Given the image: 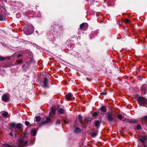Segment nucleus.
Segmentation results:
<instances>
[{
    "instance_id": "nucleus-36",
    "label": "nucleus",
    "mask_w": 147,
    "mask_h": 147,
    "mask_svg": "<svg viewBox=\"0 0 147 147\" xmlns=\"http://www.w3.org/2000/svg\"><path fill=\"white\" fill-rule=\"evenodd\" d=\"M144 147H147V145H146V144H145L144 145Z\"/></svg>"
},
{
    "instance_id": "nucleus-31",
    "label": "nucleus",
    "mask_w": 147,
    "mask_h": 147,
    "mask_svg": "<svg viewBox=\"0 0 147 147\" xmlns=\"http://www.w3.org/2000/svg\"><path fill=\"white\" fill-rule=\"evenodd\" d=\"M5 58L2 57H0V60L1 61H3L5 60Z\"/></svg>"
},
{
    "instance_id": "nucleus-21",
    "label": "nucleus",
    "mask_w": 147,
    "mask_h": 147,
    "mask_svg": "<svg viewBox=\"0 0 147 147\" xmlns=\"http://www.w3.org/2000/svg\"><path fill=\"white\" fill-rule=\"evenodd\" d=\"M82 118H83V117L81 115H78V120L80 122H81V121L82 120Z\"/></svg>"
},
{
    "instance_id": "nucleus-10",
    "label": "nucleus",
    "mask_w": 147,
    "mask_h": 147,
    "mask_svg": "<svg viewBox=\"0 0 147 147\" xmlns=\"http://www.w3.org/2000/svg\"><path fill=\"white\" fill-rule=\"evenodd\" d=\"M107 119L109 121H113V118L112 115L109 114L108 115Z\"/></svg>"
},
{
    "instance_id": "nucleus-16",
    "label": "nucleus",
    "mask_w": 147,
    "mask_h": 147,
    "mask_svg": "<svg viewBox=\"0 0 147 147\" xmlns=\"http://www.w3.org/2000/svg\"><path fill=\"white\" fill-rule=\"evenodd\" d=\"M22 126V125L21 123H19L16 125V127L17 129H20L21 128Z\"/></svg>"
},
{
    "instance_id": "nucleus-20",
    "label": "nucleus",
    "mask_w": 147,
    "mask_h": 147,
    "mask_svg": "<svg viewBox=\"0 0 147 147\" xmlns=\"http://www.w3.org/2000/svg\"><path fill=\"white\" fill-rule=\"evenodd\" d=\"M64 110L63 109H60L59 110V112L61 114H63L64 112Z\"/></svg>"
},
{
    "instance_id": "nucleus-8",
    "label": "nucleus",
    "mask_w": 147,
    "mask_h": 147,
    "mask_svg": "<svg viewBox=\"0 0 147 147\" xmlns=\"http://www.w3.org/2000/svg\"><path fill=\"white\" fill-rule=\"evenodd\" d=\"M146 136H143L141 138H140L139 139L143 143V145H144L145 144V140L146 139Z\"/></svg>"
},
{
    "instance_id": "nucleus-11",
    "label": "nucleus",
    "mask_w": 147,
    "mask_h": 147,
    "mask_svg": "<svg viewBox=\"0 0 147 147\" xmlns=\"http://www.w3.org/2000/svg\"><path fill=\"white\" fill-rule=\"evenodd\" d=\"M81 131V129L79 128L76 127L75 129L74 132L75 133L80 132Z\"/></svg>"
},
{
    "instance_id": "nucleus-22",
    "label": "nucleus",
    "mask_w": 147,
    "mask_h": 147,
    "mask_svg": "<svg viewBox=\"0 0 147 147\" xmlns=\"http://www.w3.org/2000/svg\"><path fill=\"white\" fill-rule=\"evenodd\" d=\"M41 119V118L40 117H37L36 118V121L37 122L39 121Z\"/></svg>"
},
{
    "instance_id": "nucleus-29",
    "label": "nucleus",
    "mask_w": 147,
    "mask_h": 147,
    "mask_svg": "<svg viewBox=\"0 0 147 147\" xmlns=\"http://www.w3.org/2000/svg\"><path fill=\"white\" fill-rule=\"evenodd\" d=\"M25 124L26 125L28 126L29 125L30 123L28 121H26L25 122Z\"/></svg>"
},
{
    "instance_id": "nucleus-2",
    "label": "nucleus",
    "mask_w": 147,
    "mask_h": 147,
    "mask_svg": "<svg viewBox=\"0 0 147 147\" xmlns=\"http://www.w3.org/2000/svg\"><path fill=\"white\" fill-rule=\"evenodd\" d=\"M26 26L27 27L24 30L25 34L27 35L31 34L34 30L31 24L29 25L28 24Z\"/></svg>"
},
{
    "instance_id": "nucleus-35",
    "label": "nucleus",
    "mask_w": 147,
    "mask_h": 147,
    "mask_svg": "<svg viewBox=\"0 0 147 147\" xmlns=\"http://www.w3.org/2000/svg\"><path fill=\"white\" fill-rule=\"evenodd\" d=\"M9 135L10 136H13L12 133V132L10 133L9 134Z\"/></svg>"
},
{
    "instance_id": "nucleus-19",
    "label": "nucleus",
    "mask_w": 147,
    "mask_h": 147,
    "mask_svg": "<svg viewBox=\"0 0 147 147\" xmlns=\"http://www.w3.org/2000/svg\"><path fill=\"white\" fill-rule=\"evenodd\" d=\"M97 135V133L95 132L91 134V136L92 137H95Z\"/></svg>"
},
{
    "instance_id": "nucleus-26",
    "label": "nucleus",
    "mask_w": 147,
    "mask_h": 147,
    "mask_svg": "<svg viewBox=\"0 0 147 147\" xmlns=\"http://www.w3.org/2000/svg\"><path fill=\"white\" fill-rule=\"evenodd\" d=\"M141 126L139 125H138L137 126V128L138 130H140L141 129Z\"/></svg>"
},
{
    "instance_id": "nucleus-25",
    "label": "nucleus",
    "mask_w": 147,
    "mask_h": 147,
    "mask_svg": "<svg viewBox=\"0 0 147 147\" xmlns=\"http://www.w3.org/2000/svg\"><path fill=\"white\" fill-rule=\"evenodd\" d=\"M16 125L15 123H12L11 124V127L13 128L15 127Z\"/></svg>"
},
{
    "instance_id": "nucleus-14",
    "label": "nucleus",
    "mask_w": 147,
    "mask_h": 147,
    "mask_svg": "<svg viewBox=\"0 0 147 147\" xmlns=\"http://www.w3.org/2000/svg\"><path fill=\"white\" fill-rule=\"evenodd\" d=\"M118 118L119 119H121V120H122L123 121H125V119L124 118H123L122 117V116L120 114H119L118 115Z\"/></svg>"
},
{
    "instance_id": "nucleus-27",
    "label": "nucleus",
    "mask_w": 147,
    "mask_h": 147,
    "mask_svg": "<svg viewBox=\"0 0 147 147\" xmlns=\"http://www.w3.org/2000/svg\"><path fill=\"white\" fill-rule=\"evenodd\" d=\"M98 115V114L96 112H94L92 116L94 117H95Z\"/></svg>"
},
{
    "instance_id": "nucleus-41",
    "label": "nucleus",
    "mask_w": 147,
    "mask_h": 147,
    "mask_svg": "<svg viewBox=\"0 0 147 147\" xmlns=\"http://www.w3.org/2000/svg\"><path fill=\"white\" fill-rule=\"evenodd\" d=\"M84 147H86V146H84Z\"/></svg>"
},
{
    "instance_id": "nucleus-6",
    "label": "nucleus",
    "mask_w": 147,
    "mask_h": 147,
    "mask_svg": "<svg viewBox=\"0 0 147 147\" xmlns=\"http://www.w3.org/2000/svg\"><path fill=\"white\" fill-rule=\"evenodd\" d=\"M72 95L70 93H68L65 96L66 99L68 100H69L71 99L72 98Z\"/></svg>"
},
{
    "instance_id": "nucleus-18",
    "label": "nucleus",
    "mask_w": 147,
    "mask_h": 147,
    "mask_svg": "<svg viewBox=\"0 0 147 147\" xmlns=\"http://www.w3.org/2000/svg\"><path fill=\"white\" fill-rule=\"evenodd\" d=\"M31 133L32 134L33 136H35L36 134V131L35 130H32L31 131Z\"/></svg>"
},
{
    "instance_id": "nucleus-30",
    "label": "nucleus",
    "mask_w": 147,
    "mask_h": 147,
    "mask_svg": "<svg viewBox=\"0 0 147 147\" xmlns=\"http://www.w3.org/2000/svg\"><path fill=\"white\" fill-rule=\"evenodd\" d=\"M18 63L20 64L22 63V61L20 60H18L17 61Z\"/></svg>"
},
{
    "instance_id": "nucleus-3",
    "label": "nucleus",
    "mask_w": 147,
    "mask_h": 147,
    "mask_svg": "<svg viewBox=\"0 0 147 147\" xmlns=\"http://www.w3.org/2000/svg\"><path fill=\"white\" fill-rule=\"evenodd\" d=\"M138 101L139 104L141 106H144L147 104V99L144 97H139Z\"/></svg>"
},
{
    "instance_id": "nucleus-32",
    "label": "nucleus",
    "mask_w": 147,
    "mask_h": 147,
    "mask_svg": "<svg viewBox=\"0 0 147 147\" xmlns=\"http://www.w3.org/2000/svg\"><path fill=\"white\" fill-rule=\"evenodd\" d=\"M107 94V92L105 91L104 92H102V93H101V95L104 94V95H105Z\"/></svg>"
},
{
    "instance_id": "nucleus-7",
    "label": "nucleus",
    "mask_w": 147,
    "mask_h": 147,
    "mask_svg": "<svg viewBox=\"0 0 147 147\" xmlns=\"http://www.w3.org/2000/svg\"><path fill=\"white\" fill-rule=\"evenodd\" d=\"M50 119H51V118L50 117H47L46 121L42 122L41 123L40 125H43L46 123H49Z\"/></svg>"
},
{
    "instance_id": "nucleus-40",
    "label": "nucleus",
    "mask_w": 147,
    "mask_h": 147,
    "mask_svg": "<svg viewBox=\"0 0 147 147\" xmlns=\"http://www.w3.org/2000/svg\"><path fill=\"white\" fill-rule=\"evenodd\" d=\"M138 147H141V146H138Z\"/></svg>"
},
{
    "instance_id": "nucleus-33",
    "label": "nucleus",
    "mask_w": 147,
    "mask_h": 147,
    "mask_svg": "<svg viewBox=\"0 0 147 147\" xmlns=\"http://www.w3.org/2000/svg\"><path fill=\"white\" fill-rule=\"evenodd\" d=\"M18 57H22V54H19L18 55Z\"/></svg>"
},
{
    "instance_id": "nucleus-37",
    "label": "nucleus",
    "mask_w": 147,
    "mask_h": 147,
    "mask_svg": "<svg viewBox=\"0 0 147 147\" xmlns=\"http://www.w3.org/2000/svg\"><path fill=\"white\" fill-rule=\"evenodd\" d=\"M145 138L147 139V136H146V138Z\"/></svg>"
},
{
    "instance_id": "nucleus-13",
    "label": "nucleus",
    "mask_w": 147,
    "mask_h": 147,
    "mask_svg": "<svg viewBox=\"0 0 147 147\" xmlns=\"http://www.w3.org/2000/svg\"><path fill=\"white\" fill-rule=\"evenodd\" d=\"M87 25V23H83L80 25V28L81 29H82L85 25Z\"/></svg>"
},
{
    "instance_id": "nucleus-4",
    "label": "nucleus",
    "mask_w": 147,
    "mask_h": 147,
    "mask_svg": "<svg viewBox=\"0 0 147 147\" xmlns=\"http://www.w3.org/2000/svg\"><path fill=\"white\" fill-rule=\"evenodd\" d=\"M9 94H5L2 96V99L5 102H7L9 99Z\"/></svg>"
},
{
    "instance_id": "nucleus-12",
    "label": "nucleus",
    "mask_w": 147,
    "mask_h": 147,
    "mask_svg": "<svg viewBox=\"0 0 147 147\" xmlns=\"http://www.w3.org/2000/svg\"><path fill=\"white\" fill-rule=\"evenodd\" d=\"M95 125L96 127L98 128V127L100 126L99 122L98 121H95Z\"/></svg>"
},
{
    "instance_id": "nucleus-1",
    "label": "nucleus",
    "mask_w": 147,
    "mask_h": 147,
    "mask_svg": "<svg viewBox=\"0 0 147 147\" xmlns=\"http://www.w3.org/2000/svg\"><path fill=\"white\" fill-rule=\"evenodd\" d=\"M27 143V140H25L24 138H22L18 140L17 146H12L7 144H3V145L5 147H23V146L26 145Z\"/></svg>"
},
{
    "instance_id": "nucleus-9",
    "label": "nucleus",
    "mask_w": 147,
    "mask_h": 147,
    "mask_svg": "<svg viewBox=\"0 0 147 147\" xmlns=\"http://www.w3.org/2000/svg\"><path fill=\"white\" fill-rule=\"evenodd\" d=\"M48 80L47 78H45L44 80V81L43 82V83L44 86V87L47 88V83Z\"/></svg>"
},
{
    "instance_id": "nucleus-34",
    "label": "nucleus",
    "mask_w": 147,
    "mask_h": 147,
    "mask_svg": "<svg viewBox=\"0 0 147 147\" xmlns=\"http://www.w3.org/2000/svg\"><path fill=\"white\" fill-rule=\"evenodd\" d=\"M63 121L65 123H67L66 121L65 120H63Z\"/></svg>"
},
{
    "instance_id": "nucleus-5",
    "label": "nucleus",
    "mask_w": 147,
    "mask_h": 147,
    "mask_svg": "<svg viewBox=\"0 0 147 147\" xmlns=\"http://www.w3.org/2000/svg\"><path fill=\"white\" fill-rule=\"evenodd\" d=\"M56 109L55 107L52 108L51 109V112L49 113V116L51 117V118L53 117V115H55V113Z\"/></svg>"
},
{
    "instance_id": "nucleus-38",
    "label": "nucleus",
    "mask_w": 147,
    "mask_h": 147,
    "mask_svg": "<svg viewBox=\"0 0 147 147\" xmlns=\"http://www.w3.org/2000/svg\"><path fill=\"white\" fill-rule=\"evenodd\" d=\"M129 122L130 123H132V121H130Z\"/></svg>"
},
{
    "instance_id": "nucleus-39",
    "label": "nucleus",
    "mask_w": 147,
    "mask_h": 147,
    "mask_svg": "<svg viewBox=\"0 0 147 147\" xmlns=\"http://www.w3.org/2000/svg\"><path fill=\"white\" fill-rule=\"evenodd\" d=\"M92 121V119L90 120V121L91 122Z\"/></svg>"
},
{
    "instance_id": "nucleus-28",
    "label": "nucleus",
    "mask_w": 147,
    "mask_h": 147,
    "mask_svg": "<svg viewBox=\"0 0 147 147\" xmlns=\"http://www.w3.org/2000/svg\"><path fill=\"white\" fill-rule=\"evenodd\" d=\"M3 19V16L0 14V21H2Z\"/></svg>"
},
{
    "instance_id": "nucleus-24",
    "label": "nucleus",
    "mask_w": 147,
    "mask_h": 147,
    "mask_svg": "<svg viewBox=\"0 0 147 147\" xmlns=\"http://www.w3.org/2000/svg\"><path fill=\"white\" fill-rule=\"evenodd\" d=\"M142 119L143 120H144L146 122H147V116L143 117Z\"/></svg>"
},
{
    "instance_id": "nucleus-23",
    "label": "nucleus",
    "mask_w": 147,
    "mask_h": 147,
    "mask_svg": "<svg viewBox=\"0 0 147 147\" xmlns=\"http://www.w3.org/2000/svg\"><path fill=\"white\" fill-rule=\"evenodd\" d=\"M124 22L125 23H128L130 22V21L127 19H125L124 20Z\"/></svg>"
},
{
    "instance_id": "nucleus-17",
    "label": "nucleus",
    "mask_w": 147,
    "mask_h": 147,
    "mask_svg": "<svg viewBox=\"0 0 147 147\" xmlns=\"http://www.w3.org/2000/svg\"><path fill=\"white\" fill-rule=\"evenodd\" d=\"M2 115L5 118L8 117V114L7 112H5L2 114Z\"/></svg>"
},
{
    "instance_id": "nucleus-15",
    "label": "nucleus",
    "mask_w": 147,
    "mask_h": 147,
    "mask_svg": "<svg viewBox=\"0 0 147 147\" xmlns=\"http://www.w3.org/2000/svg\"><path fill=\"white\" fill-rule=\"evenodd\" d=\"M101 111L103 112H106V110L105 107L104 106H102L101 108Z\"/></svg>"
}]
</instances>
